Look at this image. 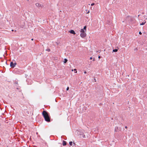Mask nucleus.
Here are the masks:
<instances>
[{
  "mask_svg": "<svg viewBox=\"0 0 147 147\" xmlns=\"http://www.w3.org/2000/svg\"><path fill=\"white\" fill-rule=\"evenodd\" d=\"M85 134H86V133H85V134H84V133H83V134H81V135H82V136L83 135V136H82L83 138H86V135H85Z\"/></svg>",
  "mask_w": 147,
  "mask_h": 147,
  "instance_id": "nucleus-12",
  "label": "nucleus"
},
{
  "mask_svg": "<svg viewBox=\"0 0 147 147\" xmlns=\"http://www.w3.org/2000/svg\"><path fill=\"white\" fill-rule=\"evenodd\" d=\"M95 60V59H94V58L93 59V61H94Z\"/></svg>",
  "mask_w": 147,
  "mask_h": 147,
  "instance_id": "nucleus-26",
  "label": "nucleus"
},
{
  "mask_svg": "<svg viewBox=\"0 0 147 147\" xmlns=\"http://www.w3.org/2000/svg\"><path fill=\"white\" fill-rule=\"evenodd\" d=\"M14 84L15 86H18V82L16 81L15 82Z\"/></svg>",
  "mask_w": 147,
  "mask_h": 147,
  "instance_id": "nucleus-9",
  "label": "nucleus"
},
{
  "mask_svg": "<svg viewBox=\"0 0 147 147\" xmlns=\"http://www.w3.org/2000/svg\"><path fill=\"white\" fill-rule=\"evenodd\" d=\"M139 16H140V15H139L138 16V17H139Z\"/></svg>",
  "mask_w": 147,
  "mask_h": 147,
  "instance_id": "nucleus-28",
  "label": "nucleus"
},
{
  "mask_svg": "<svg viewBox=\"0 0 147 147\" xmlns=\"http://www.w3.org/2000/svg\"><path fill=\"white\" fill-rule=\"evenodd\" d=\"M84 74H86V71H84Z\"/></svg>",
  "mask_w": 147,
  "mask_h": 147,
  "instance_id": "nucleus-23",
  "label": "nucleus"
},
{
  "mask_svg": "<svg viewBox=\"0 0 147 147\" xmlns=\"http://www.w3.org/2000/svg\"><path fill=\"white\" fill-rule=\"evenodd\" d=\"M69 32H70V33L72 34H76V33L73 30H71L70 31H69Z\"/></svg>",
  "mask_w": 147,
  "mask_h": 147,
  "instance_id": "nucleus-5",
  "label": "nucleus"
},
{
  "mask_svg": "<svg viewBox=\"0 0 147 147\" xmlns=\"http://www.w3.org/2000/svg\"><path fill=\"white\" fill-rule=\"evenodd\" d=\"M63 146H65L66 145V144H67V142L66 141H64V140H63Z\"/></svg>",
  "mask_w": 147,
  "mask_h": 147,
  "instance_id": "nucleus-6",
  "label": "nucleus"
},
{
  "mask_svg": "<svg viewBox=\"0 0 147 147\" xmlns=\"http://www.w3.org/2000/svg\"><path fill=\"white\" fill-rule=\"evenodd\" d=\"M74 71H76V72H75V73H76L77 72V71H76V69H74Z\"/></svg>",
  "mask_w": 147,
  "mask_h": 147,
  "instance_id": "nucleus-20",
  "label": "nucleus"
},
{
  "mask_svg": "<svg viewBox=\"0 0 147 147\" xmlns=\"http://www.w3.org/2000/svg\"><path fill=\"white\" fill-rule=\"evenodd\" d=\"M72 143L73 142L72 141H71L69 142V144L70 146H72Z\"/></svg>",
  "mask_w": 147,
  "mask_h": 147,
  "instance_id": "nucleus-14",
  "label": "nucleus"
},
{
  "mask_svg": "<svg viewBox=\"0 0 147 147\" xmlns=\"http://www.w3.org/2000/svg\"><path fill=\"white\" fill-rule=\"evenodd\" d=\"M36 6L38 7H40L41 6V5L38 3H36Z\"/></svg>",
  "mask_w": 147,
  "mask_h": 147,
  "instance_id": "nucleus-8",
  "label": "nucleus"
},
{
  "mask_svg": "<svg viewBox=\"0 0 147 147\" xmlns=\"http://www.w3.org/2000/svg\"><path fill=\"white\" fill-rule=\"evenodd\" d=\"M16 65V62H15L13 63V62H11L10 63V66L12 68H13L14 67L15 65Z\"/></svg>",
  "mask_w": 147,
  "mask_h": 147,
  "instance_id": "nucleus-2",
  "label": "nucleus"
},
{
  "mask_svg": "<svg viewBox=\"0 0 147 147\" xmlns=\"http://www.w3.org/2000/svg\"><path fill=\"white\" fill-rule=\"evenodd\" d=\"M90 11H88V12H87V13H89Z\"/></svg>",
  "mask_w": 147,
  "mask_h": 147,
  "instance_id": "nucleus-25",
  "label": "nucleus"
},
{
  "mask_svg": "<svg viewBox=\"0 0 147 147\" xmlns=\"http://www.w3.org/2000/svg\"><path fill=\"white\" fill-rule=\"evenodd\" d=\"M69 90V87H67L66 88V90Z\"/></svg>",
  "mask_w": 147,
  "mask_h": 147,
  "instance_id": "nucleus-17",
  "label": "nucleus"
},
{
  "mask_svg": "<svg viewBox=\"0 0 147 147\" xmlns=\"http://www.w3.org/2000/svg\"><path fill=\"white\" fill-rule=\"evenodd\" d=\"M92 59V57H90V59Z\"/></svg>",
  "mask_w": 147,
  "mask_h": 147,
  "instance_id": "nucleus-22",
  "label": "nucleus"
},
{
  "mask_svg": "<svg viewBox=\"0 0 147 147\" xmlns=\"http://www.w3.org/2000/svg\"><path fill=\"white\" fill-rule=\"evenodd\" d=\"M146 21H145L144 22H143L142 23H141L140 24V25H143L145 24L146 23Z\"/></svg>",
  "mask_w": 147,
  "mask_h": 147,
  "instance_id": "nucleus-13",
  "label": "nucleus"
},
{
  "mask_svg": "<svg viewBox=\"0 0 147 147\" xmlns=\"http://www.w3.org/2000/svg\"><path fill=\"white\" fill-rule=\"evenodd\" d=\"M85 30L83 29H81L80 32L81 33L85 32Z\"/></svg>",
  "mask_w": 147,
  "mask_h": 147,
  "instance_id": "nucleus-7",
  "label": "nucleus"
},
{
  "mask_svg": "<svg viewBox=\"0 0 147 147\" xmlns=\"http://www.w3.org/2000/svg\"><path fill=\"white\" fill-rule=\"evenodd\" d=\"M86 26H85L84 27L83 29H84V30L85 31H86Z\"/></svg>",
  "mask_w": 147,
  "mask_h": 147,
  "instance_id": "nucleus-15",
  "label": "nucleus"
},
{
  "mask_svg": "<svg viewBox=\"0 0 147 147\" xmlns=\"http://www.w3.org/2000/svg\"><path fill=\"white\" fill-rule=\"evenodd\" d=\"M86 34L85 32L81 33L80 34L81 37L82 38H84L86 36Z\"/></svg>",
  "mask_w": 147,
  "mask_h": 147,
  "instance_id": "nucleus-3",
  "label": "nucleus"
},
{
  "mask_svg": "<svg viewBox=\"0 0 147 147\" xmlns=\"http://www.w3.org/2000/svg\"><path fill=\"white\" fill-rule=\"evenodd\" d=\"M42 115L44 118L45 120L48 122L50 121V118L49 116L48 113L46 111H44L42 113Z\"/></svg>",
  "mask_w": 147,
  "mask_h": 147,
  "instance_id": "nucleus-1",
  "label": "nucleus"
},
{
  "mask_svg": "<svg viewBox=\"0 0 147 147\" xmlns=\"http://www.w3.org/2000/svg\"><path fill=\"white\" fill-rule=\"evenodd\" d=\"M33 40V38H32V39H31V40Z\"/></svg>",
  "mask_w": 147,
  "mask_h": 147,
  "instance_id": "nucleus-27",
  "label": "nucleus"
},
{
  "mask_svg": "<svg viewBox=\"0 0 147 147\" xmlns=\"http://www.w3.org/2000/svg\"><path fill=\"white\" fill-rule=\"evenodd\" d=\"M67 61V60L66 59H64V63H66Z\"/></svg>",
  "mask_w": 147,
  "mask_h": 147,
  "instance_id": "nucleus-10",
  "label": "nucleus"
},
{
  "mask_svg": "<svg viewBox=\"0 0 147 147\" xmlns=\"http://www.w3.org/2000/svg\"><path fill=\"white\" fill-rule=\"evenodd\" d=\"M139 34H140V35H141V34H142V32H141L140 31V32H139Z\"/></svg>",
  "mask_w": 147,
  "mask_h": 147,
  "instance_id": "nucleus-18",
  "label": "nucleus"
},
{
  "mask_svg": "<svg viewBox=\"0 0 147 147\" xmlns=\"http://www.w3.org/2000/svg\"><path fill=\"white\" fill-rule=\"evenodd\" d=\"M118 51V49H115L113 50V52H116Z\"/></svg>",
  "mask_w": 147,
  "mask_h": 147,
  "instance_id": "nucleus-11",
  "label": "nucleus"
},
{
  "mask_svg": "<svg viewBox=\"0 0 147 147\" xmlns=\"http://www.w3.org/2000/svg\"><path fill=\"white\" fill-rule=\"evenodd\" d=\"M46 51H48L49 52L50 51V49H46Z\"/></svg>",
  "mask_w": 147,
  "mask_h": 147,
  "instance_id": "nucleus-16",
  "label": "nucleus"
},
{
  "mask_svg": "<svg viewBox=\"0 0 147 147\" xmlns=\"http://www.w3.org/2000/svg\"><path fill=\"white\" fill-rule=\"evenodd\" d=\"M100 58H101V57L100 56H98V58L99 59H100Z\"/></svg>",
  "mask_w": 147,
  "mask_h": 147,
  "instance_id": "nucleus-21",
  "label": "nucleus"
},
{
  "mask_svg": "<svg viewBox=\"0 0 147 147\" xmlns=\"http://www.w3.org/2000/svg\"><path fill=\"white\" fill-rule=\"evenodd\" d=\"M125 128L127 129V126H125Z\"/></svg>",
  "mask_w": 147,
  "mask_h": 147,
  "instance_id": "nucleus-24",
  "label": "nucleus"
},
{
  "mask_svg": "<svg viewBox=\"0 0 147 147\" xmlns=\"http://www.w3.org/2000/svg\"><path fill=\"white\" fill-rule=\"evenodd\" d=\"M94 3H92L91 4V6H93V5H94Z\"/></svg>",
  "mask_w": 147,
  "mask_h": 147,
  "instance_id": "nucleus-19",
  "label": "nucleus"
},
{
  "mask_svg": "<svg viewBox=\"0 0 147 147\" xmlns=\"http://www.w3.org/2000/svg\"><path fill=\"white\" fill-rule=\"evenodd\" d=\"M120 130H121L120 129V128L119 129L118 127H116L115 128V131H116V132L119 131H120Z\"/></svg>",
  "mask_w": 147,
  "mask_h": 147,
  "instance_id": "nucleus-4",
  "label": "nucleus"
}]
</instances>
